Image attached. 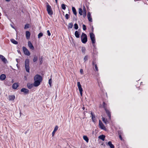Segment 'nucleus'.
<instances>
[{
	"label": "nucleus",
	"mask_w": 148,
	"mask_h": 148,
	"mask_svg": "<svg viewBox=\"0 0 148 148\" xmlns=\"http://www.w3.org/2000/svg\"><path fill=\"white\" fill-rule=\"evenodd\" d=\"M58 127L57 125H56L54 128L53 131L52 133V136H53L56 132L57 131V130H58Z\"/></svg>",
	"instance_id": "12"
},
{
	"label": "nucleus",
	"mask_w": 148,
	"mask_h": 148,
	"mask_svg": "<svg viewBox=\"0 0 148 148\" xmlns=\"http://www.w3.org/2000/svg\"><path fill=\"white\" fill-rule=\"evenodd\" d=\"M55 0L56 1V3H57V1H58V0Z\"/></svg>",
	"instance_id": "51"
},
{
	"label": "nucleus",
	"mask_w": 148,
	"mask_h": 148,
	"mask_svg": "<svg viewBox=\"0 0 148 148\" xmlns=\"http://www.w3.org/2000/svg\"><path fill=\"white\" fill-rule=\"evenodd\" d=\"M82 109L83 110H84L85 109V107H83V108H82Z\"/></svg>",
	"instance_id": "50"
},
{
	"label": "nucleus",
	"mask_w": 148,
	"mask_h": 148,
	"mask_svg": "<svg viewBox=\"0 0 148 148\" xmlns=\"http://www.w3.org/2000/svg\"><path fill=\"white\" fill-rule=\"evenodd\" d=\"M15 99V96L14 95H10L9 96V100L12 101Z\"/></svg>",
	"instance_id": "20"
},
{
	"label": "nucleus",
	"mask_w": 148,
	"mask_h": 148,
	"mask_svg": "<svg viewBox=\"0 0 148 148\" xmlns=\"http://www.w3.org/2000/svg\"><path fill=\"white\" fill-rule=\"evenodd\" d=\"M119 138L121 140H122L123 139H122V137L121 136V135H119Z\"/></svg>",
	"instance_id": "48"
},
{
	"label": "nucleus",
	"mask_w": 148,
	"mask_h": 148,
	"mask_svg": "<svg viewBox=\"0 0 148 148\" xmlns=\"http://www.w3.org/2000/svg\"><path fill=\"white\" fill-rule=\"evenodd\" d=\"M84 139L87 143L88 142L89 139L87 136H83Z\"/></svg>",
	"instance_id": "24"
},
{
	"label": "nucleus",
	"mask_w": 148,
	"mask_h": 148,
	"mask_svg": "<svg viewBox=\"0 0 148 148\" xmlns=\"http://www.w3.org/2000/svg\"><path fill=\"white\" fill-rule=\"evenodd\" d=\"M29 27V24H26L25 25L24 28L25 29L28 28Z\"/></svg>",
	"instance_id": "39"
},
{
	"label": "nucleus",
	"mask_w": 148,
	"mask_h": 148,
	"mask_svg": "<svg viewBox=\"0 0 148 148\" xmlns=\"http://www.w3.org/2000/svg\"><path fill=\"white\" fill-rule=\"evenodd\" d=\"M71 38L72 39H73V38H72V37Z\"/></svg>",
	"instance_id": "56"
},
{
	"label": "nucleus",
	"mask_w": 148,
	"mask_h": 148,
	"mask_svg": "<svg viewBox=\"0 0 148 148\" xmlns=\"http://www.w3.org/2000/svg\"><path fill=\"white\" fill-rule=\"evenodd\" d=\"M87 17L89 21L90 22H92V19L90 13V12H88V13Z\"/></svg>",
	"instance_id": "14"
},
{
	"label": "nucleus",
	"mask_w": 148,
	"mask_h": 148,
	"mask_svg": "<svg viewBox=\"0 0 148 148\" xmlns=\"http://www.w3.org/2000/svg\"><path fill=\"white\" fill-rule=\"evenodd\" d=\"M103 107L104 109L105 110L107 109L106 104L104 102H103Z\"/></svg>",
	"instance_id": "29"
},
{
	"label": "nucleus",
	"mask_w": 148,
	"mask_h": 148,
	"mask_svg": "<svg viewBox=\"0 0 148 148\" xmlns=\"http://www.w3.org/2000/svg\"><path fill=\"white\" fill-rule=\"evenodd\" d=\"M18 51V53H19V52H20V51Z\"/></svg>",
	"instance_id": "53"
},
{
	"label": "nucleus",
	"mask_w": 148,
	"mask_h": 148,
	"mask_svg": "<svg viewBox=\"0 0 148 148\" xmlns=\"http://www.w3.org/2000/svg\"><path fill=\"white\" fill-rule=\"evenodd\" d=\"M0 58L4 63H6L8 62L7 60L3 55H0Z\"/></svg>",
	"instance_id": "7"
},
{
	"label": "nucleus",
	"mask_w": 148,
	"mask_h": 148,
	"mask_svg": "<svg viewBox=\"0 0 148 148\" xmlns=\"http://www.w3.org/2000/svg\"><path fill=\"white\" fill-rule=\"evenodd\" d=\"M12 27L14 28V27H13V26H12Z\"/></svg>",
	"instance_id": "55"
},
{
	"label": "nucleus",
	"mask_w": 148,
	"mask_h": 148,
	"mask_svg": "<svg viewBox=\"0 0 148 148\" xmlns=\"http://www.w3.org/2000/svg\"><path fill=\"white\" fill-rule=\"evenodd\" d=\"M38 60V57L37 56H34V58H33V62H36Z\"/></svg>",
	"instance_id": "34"
},
{
	"label": "nucleus",
	"mask_w": 148,
	"mask_h": 148,
	"mask_svg": "<svg viewBox=\"0 0 148 148\" xmlns=\"http://www.w3.org/2000/svg\"><path fill=\"white\" fill-rule=\"evenodd\" d=\"M16 61H17V59H16Z\"/></svg>",
	"instance_id": "57"
},
{
	"label": "nucleus",
	"mask_w": 148,
	"mask_h": 148,
	"mask_svg": "<svg viewBox=\"0 0 148 148\" xmlns=\"http://www.w3.org/2000/svg\"><path fill=\"white\" fill-rule=\"evenodd\" d=\"M83 30H85L86 29V26L84 24H83Z\"/></svg>",
	"instance_id": "44"
},
{
	"label": "nucleus",
	"mask_w": 148,
	"mask_h": 148,
	"mask_svg": "<svg viewBox=\"0 0 148 148\" xmlns=\"http://www.w3.org/2000/svg\"><path fill=\"white\" fill-rule=\"evenodd\" d=\"M42 80V77L38 74H36L34 77V86L35 87L38 86L40 84Z\"/></svg>",
	"instance_id": "1"
},
{
	"label": "nucleus",
	"mask_w": 148,
	"mask_h": 148,
	"mask_svg": "<svg viewBox=\"0 0 148 148\" xmlns=\"http://www.w3.org/2000/svg\"><path fill=\"white\" fill-rule=\"evenodd\" d=\"M92 65H94L95 66V69L97 71H98V67L96 64H95V62H92Z\"/></svg>",
	"instance_id": "26"
},
{
	"label": "nucleus",
	"mask_w": 148,
	"mask_h": 148,
	"mask_svg": "<svg viewBox=\"0 0 148 148\" xmlns=\"http://www.w3.org/2000/svg\"><path fill=\"white\" fill-rule=\"evenodd\" d=\"M72 9L73 12V13H74V14L75 15H77V12H76V9H75V7H72Z\"/></svg>",
	"instance_id": "25"
},
{
	"label": "nucleus",
	"mask_w": 148,
	"mask_h": 148,
	"mask_svg": "<svg viewBox=\"0 0 148 148\" xmlns=\"http://www.w3.org/2000/svg\"><path fill=\"white\" fill-rule=\"evenodd\" d=\"M108 145L109 146L110 148H114V146L112 144V142L111 141H109L108 143Z\"/></svg>",
	"instance_id": "18"
},
{
	"label": "nucleus",
	"mask_w": 148,
	"mask_h": 148,
	"mask_svg": "<svg viewBox=\"0 0 148 148\" xmlns=\"http://www.w3.org/2000/svg\"><path fill=\"white\" fill-rule=\"evenodd\" d=\"M88 58V57L87 55L85 56L84 58V62H85L86 60H87Z\"/></svg>",
	"instance_id": "36"
},
{
	"label": "nucleus",
	"mask_w": 148,
	"mask_h": 148,
	"mask_svg": "<svg viewBox=\"0 0 148 148\" xmlns=\"http://www.w3.org/2000/svg\"><path fill=\"white\" fill-rule=\"evenodd\" d=\"M83 11L81 8H79V13L80 15H82Z\"/></svg>",
	"instance_id": "28"
},
{
	"label": "nucleus",
	"mask_w": 148,
	"mask_h": 148,
	"mask_svg": "<svg viewBox=\"0 0 148 148\" xmlns=\"http://www.w3.org/2000/svg\"><path fill=\"white\" fill-rule=\"evenodd\" d=\"M23 50L24 54L27 56H29L30 54L29 51L25 47H23Z\"/></svg>",
	"instance_id": "4"
},
{
	"label": "nucleus",
	"mask_w": 148,
	"mask_h": 148,
	"mask_svg": "<svg viewBox=\"0 0 148 148\" xmlns=\"http://www.w3.org/2000/svg\"><path fill=\"white\" fill-rule=\"evenodd\" d=\"M39 60L40 61V64H41L43 62L42 57H41L40 58Z\"/></svg>",
	"instance_id": "37"
},
{
	"label": "nucleus",
	"mask_w": 148,
	"mask_h": 148,
	"mask_svg": "<svg viewBox=\"0 0 148 148\" xmlns=\"http://www.w3.org/2000/svg\"><path fill=\"white\" fill-rule=\"evenodd\" d=\"M81 50L82 53H85L86 50L85 48L84 47H82Z\"/></svg>",
	"instance_id": "32"
},
{
	"label": "nucleus",
	"mask_w": 148,
	"mask_h": 148,
	"mask_svg": "<svg viewBox=\"0 0 148 148\" xmlns=\"http://www.w3.org/2000/svg\"><path fill=\"white\" fill-rule=\"evenodd\" d=\"M90 114L92 116V121L94 123L96 122V119L95 114L92 112H91L90 113Z\"/></svg>",
	"instance_id": "8"
},
{
	"label": "nucleus",
	"mask_w": 148,
	"mask_h": 148,
	"mask_svg": "<svg viewBox=\"0 0 148 148\" xmlns=\"http://www.w3.org/2000/svg\"><path fill=\"white\" fill-rule=\"evenodd\" d=\"M75 34L76 37H79V33L77 31L75 32Z\"/></svg>",
	"instance_id": "30"
},
{
	"label": "nucleus",
	"mask_w": 148,
	"mask_h": 148,
	"mask_svg": "<svg viewBox=\"0 0 148 148\" xmlns=\"http://www.w3.org/2000/svg\"><path fill=\"white\" fill-rule=\"evenodd\" d=\"M49 83L50 85H51V79H50L49 80Z\"/></svg>",
	"instance_id": "47"
},
{
	"label": "nucleus",
	"mask_w": 148,
	"mask_h": 148,
	"mask_svg": "<svg viewBox=\"0 0 148 148\" xmlns=\"http://www.w3.org/2000/svg\"><path fill=\"white\" fill-rule=\"evenodd\" d=\"M99 127L101 129L105 131L106 130V127L100 120H99Z\"/></svg>",
	"instance_id": "6"
},
{
	"label": "nucleus",
	"mask_w": 148,
	"mask_h": 148,
	"mask_svg": "<svg viewBox=\"0 0 148 148\" xmlns=\"http://www.w3.org/2000/svg\"><path fill=\"white\" fill-rule=\"evenodd\" d=\"M34 86V84H30L29 83H28L27 84V86L29 89H31L33 86Z\"/></svg>",
	"instance_id": "23"
},
{
	"label": "nucleus",
	"mask_w": 148,
	"mask_h": 148,
	"mask_svg": "<svg viewBox=\"0 0 148 148\" xmlns=\"http://www.w3.org/2000/svg\"><path fill=\"white\" fill-rule=\"evenodd\" d=\"M47 9L48 14L50 15H52L53 14V12L51 8V6L48 4L47 5Z\"/></svg>",
	"instance_id": "3"
},
{
	"label": "nucleus",
	"mask_w": 148,
	"mask_h": 148,
	"mask_svg": "<svg viewBox=\"0 0 148 148\" xmlns=\"http://www.w3.org/2000/svg\"><path fill=\"white\" fill-rule=\"evenodd\" d=\"M74 28L75 29H77L78 28V25L77 23H75L74 25Z\"/></svg>",
	"instance_id": "38"
},
{
	"label": "nucleus",
	"mask_w": 148,
	"mask_h": 148,
	"mask_svg": "<svg viewBox=\"0 0 148 148\" xmlns=\"http://www.w3.org/2000/svg\"><path fill=\"white\" fill-rule=\"evenodd\" d=\"M83 16L84 17H85L86 16V8L84 6V8H83Z\"/></svg>",
	"instance_id": "21"
},
{
	"label": "nucleus",
	"mask_w": 148,
	"mask_h": 148,
	"mask_svg": "<svg viewBox=\"0 0 148 148\" xmlns=\"http://www.w3.org/2000/svg\"><path fill=\"white\" fill-rule=\"evenodd\" d=\"M21 92H24L25 95L28 94L29 92V90L25 88H22L21 90Z\"/></svg>",
	"instance_id": "9"
},
{
	"label": "nucleus",
	"mask_w": 148,
	"mask_h": 148,
	"mask_svg": "<svg viewBox=\"0 0 148 148\" xmlns=\"http://www.w3.org/2000/svg\"><path fill=\"white\" fill-rule=\"evenodd\" d=\"M90 37H94V34L92 33H90Z\"/></svg>",
	"instance_id": "41"
},
{
	"label": "nucleus",
	"mask_w": 148,
	"mask_h": 148,
	"mask_svg": "<svg viewBox=\"0 0 148 148\" xmlns=\"http://www.w3.org/2000/svg\"><path fill=\"white\" fill-rule=\"evenodd\" d=\"M18 86V85L17 83H14L13 84L12 86V88L13 89H16L17 88Z\"/></svg>",
	"instance_id": "19"
},
{
	"label": "nucleus",
	"mask_w": 148,
	"mask_h": 148,
	"mask_svg": "<svg viewBox=\"0 0 148 148\" xmlns=\"http://www.w3.org/2000/svg\"><path fill=\"white\" fill-rule=\"evenodd\" d=\"M28 45L30 49L32 50H34V47L30 41H28Z\"/></svg>",
	"instance_id": "10"
},
{
	"label": "nucleus",
	"mask_w": 148,
	"mask_h": 148,
	"mask_svg": "<svg viewBox=\"0 0 148 148\" xmlns=\"http://www.w3.org/2000/svg\"><path fill=\"white\" fill-rule=\"evenodd\" d=\"M25 34L26 37H30V34L29 31H26Z\"/></svg>",
	"instance_id": "27"
},
{
	"label": "nucleus",
	"mask_w": 148,
	"mask_h": 148,
	"mask_svg": "<svg viewBox=\"0 0 148 148\" xmlns=\"http://www.w3.org/2000/svg\"><path fill=\"white\" fill-rule=\"evenodd\" d=\"M105 137V136L103 134L100 135L99 136V138L103 141L104 140Z\"/></svg>",
	"instance_id": "17"
},
{
	"label": "nucleus",
	"mask_w": 148,
	"mask_h": 148,
	"mask_svg": "<svg viewBox=\"0 0 148 148\" xmlns=\"http://www.w3.org/2000/svg\"><path fill=\"white\" fill-rule=\"evenodd\" d=\"M77 85L80 94L81 96L82 95L83 89L82 87V86L80 84L79 82H77Z\"/></svg>",
	"instance_id": "5"
},
{
	"label": "nucleus",
	"mask_w": 148,
	"mask_h": 148,
	"mask_svg": "<svg viewBox=\"0 0 148 148\" xmlns=\"http://www.w3.org/2000/svg\"><path fill=\"white\" fill-rule=\"evenodd\" d=\"M135 1H139V0H134Z\"/></svg>",
	"instance_id": "54"
},
{
	"label": "nucleus",
	"mask_w": 148,
	"mask_h": 148,
	"mask_svg": "<svg viewBox=\"0 0 148 148\" xmlns=\"http://www.w3.org/2000/svg\"><path fill=\"white\" fill-rule=\"evenodd\" d=\"M47 32L48 34V35L49 36H50L51 35V33L50 32V31L49 30H48L47 31Z\"/></svg>",
	"instance_id": "45"
},
{
	"label": "nucleus",
	"mask_w": 148,
	"mask_h": 148,
	"mask_svg": "<svg viewBox=\"0 0 148 148\" xmlns=\"http://www.w3.org/2000/svg\"><path fill=\"white\" fill-rule=\"evenodd\" d=\"M81 37H87V35L86 34L82 33Z\"/></svg>",
	"instance_id": "40"
},
{
	"label": "nucleus",
	"mask_w": 148,
	"mask_h": 148,
	"mask_svg": "<svg viewBox=\"0 0 148 148\" xmlns=\"http://www.w3.org/2000/svg\"><path fill=\"white\" fill-rule=\"evenodd\" d=\"M73 26V24L72 23H70L69 24L68 28H71Z\"/></svg>",
	"instance_id": "33"
},
{
	"label": "nucleus",
	"mask_w": 148,
	"mask_h": 148,
	"mask_svg": "<svg viewBox=\"0 0 148 148\" xmlns=\"http://www.w3.org/2000/svg\"><path fill=\"white\" fill-rule=\"evenodd\" d=\"M91 38V40L92 41V45L95 48L96 45L95 44V38Z\"/></svg>",
	"instance_id": "11"
},
{
	"label": "nucleus",
	"mask_w": 148,
	"mask_h": 148,
	"mask_svg": "<svg viewBox=\"0 0 148 148\" xmlns=\"http://www.w3.org/2000/svg\"><path fill=\"white\" fill-rule=\"evenodd\" d=\"M6 76L4 74H2L0 76V79L1 80H3L6 78Z\"/></svg>",
	"instance_id": "16"
},
{
	"label": "nucleus",
	"mask_w": 148,
	"mask_h": 148,
	"mask_svg": "<svg viewBox=\"0 0 148 148\" xmlns=\"http://www.w3.org/2000/svg\"><path fill=\"white\" fill-rule=\"evenodd\" d=\"M61 7L62 9L65 10L66 8V5L64 4H62L61 5Z\"/></svg>",
	"instance_id": "35"
},
{
	"label": "nucleus",
	"mask_w": 148,
	"mask_h": 148,
	"mask_svg": "<svg viewBox=\"0 0 148 148\" xmlns=\"http://www.w3.org/2000/svg\"><path fill=\"white\" fill-rule=\"evenodd\" d=\"M10 40L11 42L14 44L16 45L18 44V42L13 39H11Z\"/></svg>",
	"instance_id": "22"
},
{
	"label": "nucleus",
	"mask_w": 148,
	"mask_h": 148,
	"mask_svg": "<svg viewBox=\"0 0 148 148\" xmlns=\"http://www.w3.org/2000/svg\"><path fill=\"white\" fill-rule=\"evenodd\" d=\"M27 39H29L30 38H26Z\"/></svg>",
	"instance_id": "52"
},
{
	"label": "nucleus",
	"mask_w": 148,
	"mask_h": 148,
	"mask_svg": "<svg viewBox=\"0 0 148 148\" xmlns=\"http://www.w3.org/2000/svg\"><path fill=\"white\" fill-rule=\"evenodd\" d=\"M102 120L103 122L106 124H107V122H108V121L107 120V119H105V118L104 117H102Z\"/></svg>",
	"instance_id": "31"
},
{
	"label": "nucleus",
	"mask_w": 148,
	"mask_h": 148,
	"mask_svg": "<svg viewBox=\"0 0 148 148\" xmlns=\"http://www.w3.org/2000/svg\"><path fill=\"white\" fill-rule=\"evenodd\" d=\"M29 64V60L28 59H26L25 62V67L26 71L28 73H29L30 72Z\"/></svg>",
	"instance_id": "2"
},
{
	"label": "nucleus",
	"mask_w": 148,
	"mask_h": 148,
	"mask_svg": "<svg viewBox=\"0 0 148 148\" xmlns=\"http://www.w3.org/2000/svg\"><path fill=\"white\" fill-rule=\"evenodd\" d=\"M43 35V34L42 33L40 32L39 34L38 35V37H41Z\"/></svg>",
	"instance_id": "43"
},
{
	"label": "nucleus",
	"mask_w": 148,
	"mask_h": 148,
	"mask_svg": "<svg viewBox=\"0 0 148 148\" xmlns=\"http://www.w3.org/2000/svg\"><path fill=\"white\" fill-rule=\"evenodd\" d=\"M80 73L81 74H83V71L82 69H80Z\"/></svg>",
	"instance_id": "46"
},
{
	"label": "nucleus",
	"mask_w": 148,
	"mask_h": 148,
	"mask_svg": "<svg viewBox=\"0 0 148 148\" xmlns=\"http://www.w3.org/2000/svg\"><path fill=\"white\" fill-rule=\"evenodd\" d=\"M81 40L83 43H85L87 41V38H81Z\"/></svg>",
	"instance_id": "15"
},
{
	"label": "nucleus",
	"mask_w": 148,
	"mask_h": 148,
	"mask_svg": "<svg viewBox=\"0 0 148 148\" xmlns=\"http://www.w3.org/2000/svg\"><path fill=\"white\" fill-rule=\"evenodd\" d=\"M106 111V113L107 114V115L108 116L109 119H111V113L110 111L108 109H106L105 110Z\"/></svg>",
	"instance_id": "13"
},
{
	"label": "nucleus",
	"mask_w": 148,
	"mask_h": 148,
	"mask_svg": "<svg viewBox=\"0 0 148 148\" xmlns=\"http://www.w3.org/2000/svg\"><path fill=\"white\" fill-rule=\"evenodd\" d=\"M5 0L9 2V1H10V0Z\"/></svg>",
	"instance_id": "49"
},
{
	"label": "nucleus",
	"mask_w": 148,
	"mask_h": 148,
	"mask_svg": "<svg viewBox=\"0 0 148 148\" xmlns=\"http://www.w3.org/2000/svg\"><path fill=\"white\" fill-rule=\"evenodd\" d=\"M65 17L66 19H68L69 18V16L68 14H66L65 15Z\"/></svg>",
	"instance_id": "42"
}]
</instances>
